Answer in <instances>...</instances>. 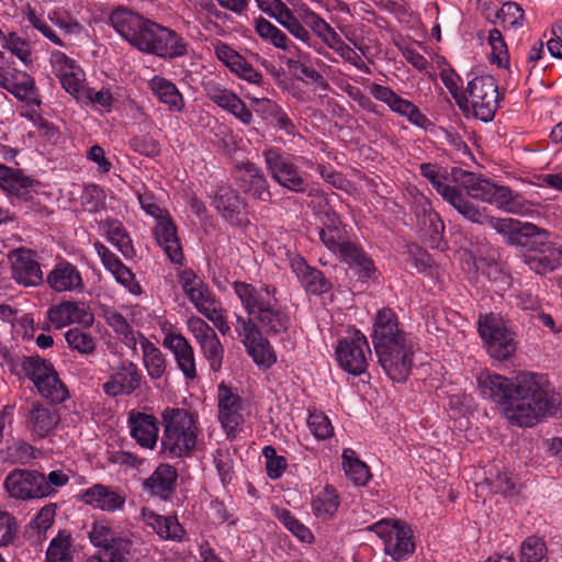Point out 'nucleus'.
Returning a JSON list of instances; mask_svg holds the SVG:
<instances>
[{"instance_id":"61","label":"nucleus","mask_w":562,"mask_h":562,"mask_svg":"<svg viewBox=\"0 0 562 562\" xmlns=\"http://www.w3.org/2000/svg\"><path fill=\"white\" fill-rule=\"evenodd\" d=\"M116 536V532L105 520L94 521L91 530L89 531V539L91 543L101 548V550H103Z\"/></svg>"},{"instance_id":"1","label":"nucleus","mask_w":562,"mask_h":562,"mask_svg":"<svg viewBox=\"0 0 562 562\" xmlns=\"http://www.w3.org/2000/svg\"><path fill=\"white\" fill-rule=\"evenodd\" d=\"M483 397L495 402L504 416L519 427H531L546 415L555 412L558 395L543 375L522 372L509 380L490 371L477 375Z\"/></svg>"},{"instance_id":"29","label":"nucleus","mask_w":562,"mask_h":562,"mask_svg":"<svg viewBox=\"0 0 562 562\" xmlns=\"http://www.w3.org/2000/svg\"><path fill=\"white\" fill-rule=\"evenodd\" d=\"M12 277L25 286H34L42 282L43 273L40 263L30 250H16L11 255Z\"/></svg>"},{"instance_id":"24","label":"nucleus","mask_w":562,"mask_h":562,"mask_svg":"<svg viewBox=\"0 0 562 562\" xmlns=\"http://www.w3.org/2000/svg\"><path fill=\"white\" fill-rule=\"evenodd\" d=\"M59 420L56 407L38 402H32L25 413V425L36 438L46 437Z\"/></svg>"},{"instance_id":"13","label":"nucleus","mask_w":562,"mask_h":562,"mask_svg":"<svg viewBox=\"0 0 562 562\" xmlns=\"http://www.w3.org/2000/svg\"><path fill=\"white\" fill-rule=\"evenodd\" d=\"M187 325L211 370L218 372L222 369L225 350L215 330L196 316L190 317Z\"/></svg>"},{"instance_id":"23","label":"nucleus","mask_w":562,"mask_h":562,"mask_svg":"<svg viewBox=\"0 0 562 562\" xmlns=\"http://www.w3.org/2000/svg\"><path fill=\"white\" fill-rule=\"evenodd\" d=\"M162 345L171 351L178 369L187 380L198 378L194 349L189 340L179 333H168L164 337Z\"/></svg>"},{"instance_id":"51","label":"nucleus","mask_w":562,"mask_h":562,"mask_svg":"<svg viewBox=\"0 0 562 562\" xmlns=\"http://www.w3.org/2000/svg\"><path fill=\"white\" fill-rule=\"evenodd\" d=\"M72 549L71 537L66 531H59L58 535L50 541L47 552V562H71Z\"/></svg>"},{"instance_id":"17","label":"nucleus","mask_w":562,"mask_h":562,"mask_svg":"<svg viewBox=\"0 0 562 562\" xmlns=\"http://www.w3.org/2000/svg\"><path fill=\"white\" fill-rule=\"evenodd\" d=\"M78 498L83 504L105 513L122 512L126 503V495L122 490L101 483L80 491Z\"/></svg>"},{"instance_id":"8","label":"nucleus","mask_w":562,"mask_h":562,"mask_svg":"<svg viewBox=\"0 0 562 562\" xmlns=\"http://www.w3.org/2000/svg\"><path fill=\"white\" fill-rule=\"evenodd\" d=\"M384 543V553L394 561H402L413 554L415 544L411 528L400 520L382 519L368 527Z\"/></svg>"},{"instance_id":"19","label":"nucleus","mask_w":562,"mask_h":562,"mask_svg":"<svg viewBox=\"0 0 562 562\" xmlns=\"http://www.w3.org/2000/svg\"><path fill=\"white\" fill-rule=\"evenodd\" d=\"M371 338L373 347L411 339L409 335L401 328L395 312L389 307H384L376 313Z\"/></svg>"},{"instance_id":"6","label":"nucleus","mask_w":562,"mask_h":562,"mask_svg":"<svg viewBox=\"0 0 562 562\" xmlns=\"http://www.w3.org/2000/svg\"><path fill=\"white\" fill-rule=\"evenodd\" d=\"M477 329L492 358L506 360L515 353V334L499 314L481 315L477 321Z\"/></svg>"},{"instance_id":"15","label":"nucleus","mask_w":562,"mask_h":562,"mask_svg":"<svg viewBox=\"0 0 562 562\" xmlns=\"http://www.w3.org/2000/svg\"><path fill=\"white\" fill-rule=\"evenodd\" d=\"M49 61L53 72L59 79L65 91L76 100H81L86 80L82 68L76 60L59 50L52 52Z\"/></svg>"},{"instance_id":"11","label":"nucleus","mask_w":562,"mask_h":562,"mask_svg":"<svg viewBox=\"0 0 562 562\" xmlns=\"http://www.w3.org/2000/svg\"><path fill=\"white\" fill-rule=\"evenodd\" d=\"M379 363L386 375L395 382H404L409 375L414 345L412 339L374 347Z\"/></svg>"},{"instance_id":"62","label":"nucleus","mask_w":562,"mask_h":562,"mask_svg":"<svg viewBox=\"0 0 562 562\" xmlns=\"http://www.w3.org/2000/svg\"><path fill=\"white\" fill-rule=\"evenodd\" d=\"M504 27L519 29L524 23V10L515 2H507L502 5L497 13Z\"/></svg>"},{"instance_id":"44","label":"nucleus","mask_w":562,"mask_h":562,"mask_svg":"<svg viewBox=\"0 0 562 562\" xmlns=\"http://www.w3.org/2000/svg\"><path fill=\"white\" fill-rule=\"evenodd\" d=\"M333 254L339 256L351 268H358L366 278H370L374 270L373 262L366 252L359 246L348 240L342 243L340 249L333 251Z\"/></svg>"},{"instance_id":"60","label":"nucleus","mask_w":562,"mask_h":562,"mask_svg":"<svg viewBox=\"0 0 562 562\" xmlns=\"http://www.w3.org/2000/svg\"><path fill=\"white\" fill-rule=\"evenodd\" d=\"M8 76L11 81L9 90L18 97L27 98L34 92V80L25 71L14 70L13 72H8Z\"/></svg>"},{"instance_id":"22","label":"nucleus","mask_w":562,"mask_h":562,"mask_svg":"<svg viewBox=\"0 0 562 562\" xmlns=\"http://www.w3.org/2000/svg\"><path fill=\"white\" fill-rule=\"evenodd\" d=\"M143 375L132 361H122L117 371L103 384V392L112 397L131 395L142 385Z\"/></svg>"},{"instance_id":"28","label":"nucleus","mask_w":562,"mask_h":562,"mask_svg":"<svg viewBox=\"0 0 562 562\" xmlns=\"http://www.w3.org/2000/svg\"><path fill=\"white\" fill-rule=\"evenodd\" d=\"M213 204L228 222L238 226H243L247 222L245 203L231 187H220L215 192Z\"/></svg>"},{"instance_id":"33","label":"nucleus","mask_w":562,"mask_h":562,"mask_svg":"<svg viewBox=\"0 0 562 562\" xmlns=\"http://www.w3.org/2000/svg\"><path fill=\"white\" fill-rule=\"evenodd\" d=\"M154 235L157 244L164 249L168 258L173 263H181L183 259L182 250L177 237L176 226L169 216L158 220Z\"/></svg>"},{"instance_id":"16","label":"nucleus","mask_w":562,"mask_h":562,"mask_svg":"<svg viewBox=\"0 0 562 562\" xmlns=\"http://www.w3.org/2000/svg\"><path fill=\"white\" fill-rule=\"evenodd\" d=\"M258 8L274 19L294 38L307 46H312V34L307 31L297 16L288 8L282 0H255Z\"/></svg>"},{"instance_id":"20","label":"nucleus","mask_w":562,"mask_h":562,"mask_svg":"<svg viewBox=\"0 0 562 562\" xmlns=\"http://www.w3.org/2000/svg\"><path fill=\"white\" fill-rule=\"evenodd\" d=\"M204 91L211 101L233 114L241 123L246 125L251 123V111L236 93L213 80H209L204 83Z\"/></svg>"},{"instance_id":"39","label":"nucleus","mask_w":562,"mask_h":562,"mask_svg":"<svg viewBox=\"0 0 562 562\" xmlns=\"http://www.w3.org/2000/svg\"><path fill=\"white\" fill-rule=\"evenodd\" d=\"M148 87L157 99L166 104L172 112H181L184 108V100L176 85L170 80L155 76L148 82Z\"/></svg>"},{"instance_id":"63","label":"nucleus","mask_w":562,"mask_h":562,"mask_svg":"<svg viewBox=\"0 0 562 562\" xmlns=\"http://www.w3.org/2000/svg\"><path fill=\"white\" fill-rule=\"evenodd\" d=\"M282 52L286 53L288 57L285 64L289 68L300 70L306 64H310V55L299 47L292 40L288 38L285 44L281 47Z\"/></svg>"},{"instance_id":"30","label":"nucleus","mask_w":562,"mask_h":562,"mask_svg":"<svg viewBox=\"0 0 562 562\" xmlns=\"http://www.w3.org/2000/svg\"><path fill=\"white\" fill-rule=\"evenodd\" d=\"M291 268L306 292L318 295L330 290V281L321 270L308 266L303 257H293L291 259Z\"/></svg>"},{"instance_id":"25","label":"nucleus","mask_w":562,"mask_h":562,"mask_svg":"<svg viewBox=\"0 0 562 562\" xmlns=\"http://www.w3.org/2000/svg\"><path fill=\"white\" fill-rule=\"evenodd\" d=\"M93 246L104 268L114 277L116 282L124 286L131 294H140L142 286L135 280V274L131 269L127 268L119 257L103 244L97 241Z\"/></svg>"},{"instance_id":"45","label":"nucleus","mask_w":562,"mask_h":562,"mask_svg":"<svg viewBox=\"0 0 562 562\" xmlns=\"http://www.w3.org/2000/svg\"><path fill=\"white\" fill-rule=\"evenodd\" d=\"M162 25L145 19L131 45L140 52L154 54L158 44L159 35L162 32Z\"/></svg>"},{"instance_id":"55","label":"nucleus","mask_w":562,"mask_h":562,"mask_svg":"<svg viewBox=\"0 0 562 562\" xmlns=\"http://www.w3.org/2000/svg\"><path fill=\"white\" fill-rule=\"evenodd\" d=\"M261 328L256 321L248 316L247 318L235 314V331L238 335L240 342L245 346L252 344L255 339L260 340Z\"/></svg>"},{"instance_id":"7","label":"nucleus","mask_w":562,"mask_h":562,"mask_svg":"<svg viewBox=\"0 0 562 562\" xmlns=\"http://www.w3.org/2000/svg\"><path fill=\"white\" fill-rule=\"evenodd\" d=\"M467 94L464 106L470 103L476 119L491 122L499 105V93L495 78L491 75L474 77L468 82Z\"/></svg>"},{"instance_id":"42","label":"nucleus","mask_w":562,"mask_h":562,"mask_svg":"<svg viewBox=\"0 0 562 562\" xmlns=\"http://www.w3.org/2000/svg\"><path fill=\"white\" fill-rule=\"evenodd\" d=\"M103 316L106 324L114 330L117 338L134 352L138 346V334L135 333L126 318L114 308H106L103 311Z\"/></svg>"},{"instance_id":"12","label":"nucleus","mask_w":562,"mask_h":562,"mask_svg":"<svg viewBox=\"0 0 562 562\" xmlns=\"http://www.w3.org/2000/svg\"><path fill=\"white\" fill-rule=\"evenodd\" d=\"M451 173L468 196L496 206L505 204L507 187L497 186L487 178L460 168H453Z\"/></svg>"},{"instance_id":"56","label":"nucleus","mask_w":562,"mask_h":562,"mask_svg":"<svg viewBox=\"0 0 562 562\" xmlns=\"http://www.w3.org/2000/svg\"><path fill=\"white\" fill-rule=\"evenodd\" d=\"M547 547L538 537H528L520 547V562H542L546 559Z\"/></svg>"},{"instance_id":"52","label":"nucleus","mask_w":562,"mask_h":562,"mask_svg":"<svg viewBox=\"0 0 562 562\" xmlns=\"http://www.w3.org/2000/svg\"><path fill=\"white\" fill-rule=\"evenodd\" d=\"M245 349L258 367L267 369L277 362L273 348L262 335L260 340L255 339L252 344L245 346Z\"/></svg>"},{"instance_id":"53","label":"nucleus","mask_w":562,"mask_h":562,"mask_svg":"<svg viewBox=\"0 0 562 562\" xmlns=\"http://www.w3.org/2000/svg\"><path fill=\"white\" fill-rule=\"evenodd\" d=\"M65 339L68 347L71 350L79 352L80 355H92L95 350V340L89 334L79 328H70L65 334Z\"/></svg>"},{"instance_id":"36","label":"nucleus","mask_w":562,"mask_h":562,"mask_svg":"<svg viewBox=\"0 0 562 562\" xmlns=\"http://www.w3.org/2000/svg\"><path fill=\"white\" fill-rule=\"evenodd\" d=\"M140 518L164 540H180L183 535V529L175 516H161L144 507Z\"/></svg>"},{"instance_id":"59","label":"nucleus","mask_w":562,"mask_h":562,"mask_svg":"<svg viewBox=\"0 0 562 562\" xmlns=\"http://www.w3.org/2000/svg\"><path fill=\"white\" fill-rule=\"evenodd\" d=\"M307 426L314 437L318 440L330 438L334 434V427L331 426L329 418L321 412L310 414L307 418Z\"/></svg>"},{"instance_id":"57","label":"nucleus","mask_w":562,"mask_h":562,"mask_svg":"<svg viewBox=\"0 0 562 562\" xmlns=\"http://www.w3.org/2000/svg\"><path fill=\"white\" fill-rule=\"evenodd\" d=\"M277 518L283 526L303 542H311L313 535L311 530L299 521L290 510L280 509L277 512Z\"/></svg>"},{"instance_id":"32","label":"nucleus","mask_w":562,"mask_h":562,"mask_svg":"<svg viewBox=\"0 0 562 562\" xmlns=\"http://www.w3.org/2000/svg\"><path fill=\"white\" fill-rule=\"evenodd\" d=\"M182 289L190 302L203 315L209 308L215 306L217 301L210 289L191 270L181 273Z\"/></svg>"},{"instance_id":"64","label":"nucleus","mask_w":562,"mask_h":562,"mask_svg":"<svg viewBox=\"0 0 562 562\" xmlns=\"http://www.w3.org/2000/svg\"><path fill=\"white\" fill-rule=\"evenodd\" d=\"M214 464L223 484L232 482L234 477L233 459L228 449L218 448L214 453Z\"/></svg>"},{"instance_id":"38","label":"nucleus","mask_w":562,"mask_h":562,"mask_svg":"<svg viewBox=\"0 0 562 562\" xmlns=\"http://www.w3.org/2000/svg\"><path fill=\"white\" fill-rule=\"evenodd\" d=\"M177 471L169 464H160L157 469L144 481V488L150 494L167 498L175 490L177 481Z\"/></svg>"},{"instance_id":"43","label":"nucleus","mask_w":562,"mask_h":562,"mask_svg":"<svg viewBox=\"0 0 562 562\" xmlns=\"http://www.w3.org/2000/svg\"><path fill=\"white\" fill-rule=\"evenodd\" d=\"M108 240L117 248V250L126 258L132 259L136 252L132 244V239L125 227L119 220H106L102 223Z\"/></svg>"},{"instance_id":"18","label":"nucleus","mask_w":562,"mask_h":562,"mask_svg":"<svg viewBox=\"0 0 562 562\" xmlns=\"http://www.w3.org/2000/svg\"><path fill=\"white\" fill-rule=\"evenodd\" d=\"M370 93L375 100L385 103L391 111L406 117L412 124L419 127L425 126L427 117L411 101L396 94L391 88L372 83L370 86Z\"/></svg>"},{"instance_id":"4","label":"nucleus","mask_w":562,"mask_h":562,"mask_svg":"<svg viewBox=\"0 0 562 562\" xmlns=\"http://www.w3.org/2000/svg\"><path fill=\"white\" fill-rule=\"evenodd\" d=\"M161 452L168 458L189 457L200 435L198 416L184 408L167 407L161 413Z\"/></svg>"},{"instance_id":"26","label":"nucleus","mask_w":562,"mask_h":562,"mask_svg":"<svg viewBox=\"0 0 562 562\" xmlns=\"http://www.w3.org/2000/svg\"><path fill=\"white\" fill-rule=\"evenodd\" d=\"M47 317L57 329L72 323L90 326L93 322V315L88 312L85 304L75 301H64L52 306L47 312Z\"/></svg>"},{"instance_id":"50","label":"nucleus","mask_w":562,"mask_h":562,"mask_svg":"<svg viewBox=\"0 0 562 562\" xmlns=\"http://www.w3.org/2000/svg\"><path fill=\"white\" fill-rule=\"evenodd\" d=\"M254 29L261 41L272 45L277 49H281L289 38L282 30L262 16L254 20Z\"/></svg>"},{"instance_id":"47","label":"nucleus","mask_w":562,"mask_h":562,"mask_svg":"<svg viewBox=\"0 0 562 562\" xmlns=\"http://www.w3.org/2000/svg\"><path fill=\"white\" fill-rule=\"evenodd\" d=\"M339 507L337 491L331 485H326L312 501L313 514L322 519L330 518Z\"/></svg>"},{"instance_id":"9","label":"nucleus","mask_w":562,"mask_h":562,"mask_svg":"<svg viewBox=\"0 0 562 562\" xmlns=\"http://www.w3.org/2000/svg\"><path fill=\"white\" fill-rule=\"evenodd\" d=\"M249 415V403L236 390L224 383L220 384L217 387V416L227 437H236Z\"/></svg>"},{"instance_id":"2","label":"nucleus","mask_w":562,"mask_h":562,"mask_svg":"<svg viewBox=\"0 0 562 562\" xmlns=\"http://www.w3.org/2000/svg\"><path fill=\"white\" fill-rule=\"evenodd\" d=\"M420 173L432 184L442 199L449 203L464 220L472 224L490 225L506 237L507 244H524L526 237L543 236L535 224L515 218H499L487 214L486 207H480L457 188L449 186L441 168L432 164H422Z\"/></svg>"},{"instance_id":"37","label":"nucleus","mask_w":562,"mask_h":562,"mask_svg":"<svg viewBox=\"0 0 562 562\" xmlns=\"http://www.w3.org/2000/svg\"><path fill=\"white\" fill-rule=\"evenodd\" d=\"M145 18L136 12L125 8L117 7L109 15L111 26L130 44L134 40L137 31Z\"/></svg>"},{"instance_id":"35","label":"nucleus","mask_w":562,"mask_h":562,"mask_svg":"<svg viewBox=\"0 0 562 562\" xmlns=\"http://www.w3.org/2000/svg\"><path fill=\"white\" fill-rule=\"evenodd\" d=\"M33 183L21 170L0 164V189L9 195L29 200Z\"/></svg>"},{"instance_id":"58","label":"nucleus","mask_w":562,"mask_h":562,"mask_svg":"<svg viewBox=\"0 0 562 562\" xmlns=\"http://www.w3.org/2000/svg\"><path fill=\"white\" fill-rule=\"evenodd\" d=\"M488 44L491 45L492 48V63L497 64L499 67H507L509 63V56L506 43L499 30L493 29L490 31Z\"/></svg>"},{"instance_id":"14","label":"nucleus","mask_w":562,"mask_h":562,"mask_svg":"<svg viewBox=\"0 0 562 562\" xmlns=\"http://www.w3.org/2000/svg\"><path fill=\"white\" fill-rule=\"evenodd\" d=\"M3 485L8 494L16 499L42 498L49 493L45 475L34 470L15 469L7 475Z\"/></svg>"},{"instance_id":"31","label":"nucleus","mask_w":562,"mask_h":562,"mask_svg":"<svg viewBox=\"0 0 562 562\" xmlns=\"http://www.w3.org/2000/svg\"><path fill=\"white\" fill-rule=\"evenodd\" d=\"M131 436L136 442L147 449H153L158 440L157 419L153 415L131 412L128 415Z\"/></svg>"},{"instance_id":"48","label":"nucleus","mask_w":562,"mask_h":562,"mask_svg":"<svg viewBox=\"0 0 562 562\" xmlns=\"http://www.w3.org/2000/svg\"><path fill=\"white\" fill-rule=\"evenodd\" d=\"M342 467L346 475L356 484L364 485L370 472L364 462L360 461L355 450L347 448L342 451Z\"/></svg>"},{"instance_id":"3","label":"nucleus","mask_w":562,"mask_h":562,"mask_svg":"<svg viewBox=\"0 0 562 562\" xmlns=\"http://www.w3.org/2000/svg\"><path fill=\"white\" fill-rule=\"evenodd\" d=\"M232 286L248 316L252 317L266 334L278 335L289 329L291 317L288 308L277 299L274 286L243 281H234Z\"/></svg>"},{"instance_id":"46","label":"nucleus","mask_w":562,"mask_h":562,"mask_svg":"<svg viewBox=\"0 0 562 562\" xmlns=\"http://www.w3.org/2000/svg\"><path fill=\"white\" fill-rule=\"evenodd\" d=\"M134 543L126 536H116L101 550L103 562H132L134 558Z\"/></svg>"},{"instance_id":"40","label":"nucleus","mask_w":562,"mask_h":562,"mask_svg":"<svg viewBox=\"0 0 562 562\" xmlns=\"http://www.w3.org/2000/svg\"><path fill=\"white\" fill-rule=\"evenodd\" d=\"M189 53V43L176 31L164 26L154 55L166 59L183 57Z\"/></svg>"},{"instance_id":"10","label":"nucleus","mask_w":562,"mask_h":562,"mask_svg":"<svg viewBox=\"0 0 562 562\" xmlns=\"http://www.w3.org/2000/svg\"><path fill=\"white\" fill-rule=\"evenodd\" d=\"M335 353L340 368L358 376L368 368L371 349L367 337L360 330L352 329L338 340Z\"/></svg>"},{"instance_id":"34","label":"nucleus","mask_w":562,"mask_h":562,"mask_svg":"<svg viewBox=\"0 0 562 562\" xmlns=\"http://www.w3.org/2000/svg\"><path fill=\"white\" fill-rule=\"evenodd\" d=\"M321 222L322 227L318 231V236L322 243L331 252L339 250L340 245L347 240V233L338 214L333 210H327L323 213Z\"/></svg>"},{"instance_id":"27","label":"nucleus","mask_w":562,"mask_h":562,"mask_svg":"<svg viewBox=\"0 0 562 562\" xmlns=\"http://www.w3.org/2000/svg\"><path fill=\"white\" fill-rule=\"evenodd\" d=\"M47 284L55 292H81L85 283L80 271L72 263L61 260L47 274Z\"/></svg>"},{"instance_id":"21","label":"nucleus","mask_w":562,"mask_h":562,"mask_svg":"<svg viewBox=\"0 0 562 562\" xmlns=\"http://www.w3.org/2000/svg\"><path fill=\"white\" fill-rule=\"evenodd\" d=\"M235 181L243 193L249 194L254 199L265 202L271 199L268 181L261 169L254 162L247 161L237 166Z\"/></svg>"},{"instance_id":"49","label":"nucleus","mask_w":562,"mask_h":562,"mask_svg":"<svg viewBox=\"0 0 562 562\" xmlns=\"http://www.w3.org/2000/svg\"><path fill=\"white\" fill-rule=\"evenodd\" d=\"M35 386L42 396L52 402L61 403L69 396L67 387L58 378L55 369Z\"/></svg>"},{"instance_id":"41","label":"nucleus","mask_w":562,"mask_h":562,"mask_svg":"<svg viewBox=\"0 0 562 562\" xmlns=\"http://www.w3.org/2000/svg\"><path fill=\"white\" fill-rule=\"evenodd\" d=\"M138 345L143 355V362L151 379H160L167 368V360L161 350L143 334H138Z\"/></svg>"},{"instance_id":"5","label":"nucleus","mask_w":562,"mask_h":562,"mask_svg":"<svg viewBox=\"0 0 562 562\" xmlns=\"http://www.w3.org/2000/svg\"><path fill=\"white\" fill-rule=\"evenodd\" d=\"M263 158L269 175L280 187L294 193L307 192V173L300 170L297 166L299 162L307 164L304 157L285 154L277 147H270L263 151Z\"/></svg>"},{"instance_id":"54","label":"nucleus","mask_w":562,"mask_h":562,"mask_svg":"<svg viewBox=\"0 0 562 562\" xmlns=\"http://www.w3.org/2000/svg\"><path fill=\"white\" fill-rule=\"evenodd\" d=\"M22 369L25 375L36 385L37 382L53 372L54 367L47 360L35 356L25 358L22 362Z\"/></svg>"}]
</instances>
